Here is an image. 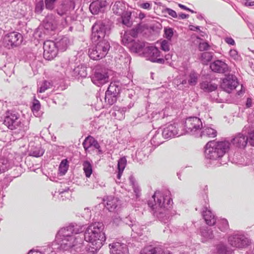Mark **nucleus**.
I'll return each mask as SVG.
<instances>
[{"label": "nucleus", "instance_id": "f257e3e1", "mask_svg": "<svg viewBox=\"0 0 254 254\" xmlns=\"http://www.w3.org/2000/svg\"><path fill=\"white\" fill-rule=\"evenodd\" d=\"M103 225L95 222L89 226L84 234V239L89 243L88 251L92 254L96 253L106 241L105 233L102 232Z\"/></svg>", "mask_w": 254, "mask_h": 254}, {"label": "nucleus", "instance_id": "f03ea898", "mask_svg": "<svg viewBox=\"0 0 254 254\" xmlns=\"http://www.w3.org/2000/svg\"><path fill=\"white\" fill-rule=\"evenodd\" d=\"M81 231V228L74 225H69L61 229L57 237L61 236L64 237L61 244V247L65 250H67L75 246L78 239L75 238L73 234H78Z\"/></svg>", "mask_w": 254, "mask_h": 254}, {"label": "nucleus", "instance_id": "7ed1b4c3", "mask_svg": "<svg viewBox=\"0 0 254 254\" xmlns=\"http://www.w3.org/2000/svg\"><path fill=\"white\" fill-rule=\"evenodd\" d=\"M96 45L89 51L90 58L94 60H99L104 58L110 48V45L106 40H101L96 42Z\"/></svg>", "mask_w": 254, "mask_h": 254}, {"label": "nucleus", "instance_id": "20e7f679", "mask_svg": "<svg viewBox=\"0 0 254 254\" xmlns=\"http://www.w3.org/2000/svg\"><path fill=\"white\" fill-rule=\"evenodd\" d=\"M226 144H206L205 154L208 158L216 159L222 157L226 152L227 148Z\"/></svg>", "mask_w": 254, "mask_h": 254}, {"label": "nucleus", "instance_id": "39448f33", "mask_svg": "<svg viewBox=\"0 0 254 254\" xmlns=\"http://www.w3.org/2000/svg\"><path fill=\"white\" fill-rule=\"evenodd\" d=\"M228 242L232 246L238 248H244L251 244V240L242 234H235L229 236Z\"/></svg>", "mask_w": 254, "mask_h": 254}, {"label": "nucleus", "instance_id": "423d86ee", "mask_svg": "<svg viewBox=\"0 0 254 254\" xmlns=\"http://www.w3.org/2000/svg\"><path fill=\"white\" fill-rule=\"evenodd\" d=\"M106 34L105 25L100 21L96 22L92 26L91 39L93 42L96 43L104 39Z\"/></svg>", "mask_w": 254, "mask_h": 254}, {"label": "nucleus", "instance_id": "0eeeda50", "mask_svg": "<svg viewBox=\"0 0 254 254\" xmlns=\"http://www.w3.org/2000/svg\"><path fill=\"white\" fill-rule=\"evenodd\" d=\"M153 198L155 201H157V204L160 207H167L172 202V199L170 197L169 192L164 193L157 191L153 195Z\"/></svg>", "mask_w": 254, "mask_h": 254}, {"label": "nucleus", "instance_id": "6e6552de", "mask_svg": "<svg viewBox=\"0 0 254 254\" xmlns=\"http://www.w3.org/2000/svg\"><path fill=\"white\" fill-rule=\"evenodd\" d=\"M44 57L47 60L54 59L57 55L58 50L56 43L52 41H47L44 42Z\"/></svg>", "mask_w": 254, "mask_h": 254}, {"label": "nucleus", "instance_id": "1a4fd4ad", "mask_svg": "<svg viewBox=\"0 0 254 254\" xmlns=\"http://www.w3.org/2000/svg\"><path fill=\"white\" fill-rule=\"evenodd\" d=\"M185 127L187 132L193 134L201 128L202 124L199 118L190 117L186 120Z\"/></svg>", "mask_w": 254, "mask_h": 254}, {"label": "nucleus", "instance_id": "9d476101", "mask_svg": "<svg viewBox=\"0 0 254 254\" xmlns=\"http://www.w3.org/2000/svg\"><path fill=\"white\" fill-rule=\"evenodd\" d=\"M238 84L236 77L232 74H229L223 79L221 87L224 91L230 93L236 88Z\"/></svg>", "mask_w": 254, "mask_h": 254}, {"label": "nucleus", "instance_id": "9b49d317", "mask_svg": "<svg viewBox=\"0 0 254 254\" xmlns=\"http://www.w3.org/2000/svg\"><path fill=\"white\" fill-rule=\"evenodd\" d=\"M144 53L148 60L152 62L163 64L165 62L163 59L158 58L160 56V52L155 47L151 46L146 48L144 50Z\"/></svg>", "mask_w": 254, "mask_h": 254}, {"label": "nucleus", "instance_id": "f8f14e48", "mask_svg": "<svg viewBox=\"0 0 254 254\" xmlns=\"http://www.w3.org/2000/svg\"><path fill=\"white\" fill-rule=\"evenodd\" d=\"M92 81L98 86L107 83L109 81L108 73L103 70L96 71L92 76Z\"/></svg>", "mask_w": 254, "mask_h": 254}, {"label": "nucleus", "instance_id": "ddd939ff", "mask_svg": "<svg viewBox=\"0 0 254 254\" xmlns=\"http://www.w3.org/2000/svg\"><path fill=\"white\" fill-rule=\"evenodd\" d=\"M110 252L112 254H128L127 245L119 242L113 243L109 245Z\"/></svg>", "mask_w": 254, "mask_h": 254}, {"label": "nucleus", "instance_id": "4468645a", "mask_svg": "<svg viewBox=\"0 0 254 254\" xmlns=\"http://www.w3.org/2000/svg\"><path fill=\"white\" fill-rule=\"evenodd\" d=\"M210 67L213 71L219 73H225L228 70L227 64L221 60H216L212 63Z\"/></svg>", "mask_w": 254, "mask_h": 254}, {"label": "nucleus", "instance_id": "2eb2a0df", "mask_svg": "<svg viewBox=\"0 0 254 254\" xmlns=\"http://www.w3.org/2000/svg\"><path fill=\"white\" fill-rule=\"evenodd\" d=\"M4 46L8 49L16 47V33L15 32L8 33L3 38Z\"/></svg>", "mask_w": 254, "mask_h": 254}, {"label": "nucleus", "instance_id": "dca6fc26", "mask_svg": "<svg viewBox=\"0 0 254 254\" xmlns=\"http://www.w3.org/2000/svg\"><path fill=\"white\" fill-rule=\"evenodd\" d=\"M6 115L4 118L3 124L7 127L13 130L15 128V121H16V115L14 114L10 113L9 111H7L6 113Z\"/></svg>", "mask_w": 254, "mask_h": 254}, {"label": "nucleus", "instance_id": "f3484780", "mask_svg": "<svg viewBox=\"0 0 254 254\" xmlns=\"http://www.w3.org/2000/svg\"><path fill=\"white\" fill-rule=\"evenodd\" d=\"M140 254H172L168 250H163L159 248L148 247L143 249Z\"/></svg>", "mask_w": 254, "mask_h": 254}, {"label": "nucleus", "instance_id": "a211bd4d", "mask_svg": "<svg viewBox=\"0 0 254 254\" xmlns=\"http://www.w3.org/2000/svg\"><path fill=\"white\" fill-rule=\"evenodd\" d=\"M112 9L114 14L119 16L123 15L126 11L125 4L122 0H117L112 3Z\"/></svg>", "mask_w": 254, "mask_h": 254}, {"label": "nucleus", "instance_id": "6ab92c4d", "mask_svg": "<svg viewBox=\"0 0 254 254\" xmlns=\"http://www.w3.org/2000/svg\"><path fill=\"white\" fill-rule=\"evenodd\" d=\"M178 129L175 125H170L165 128L162 132V135L165 138L175 137L178 134Z\"/></svg>", "mask_w": 254, "mask_h": 254}, {"label": "nucleus", "instance_id": "aec40b11", "mask_svg": "<svg viewBox=\"0 0 254 254\" xmlns=\"http://www.w3.org/2000/svg\"><path fill=\"white\" fill-rule=\"evenodd\" d=\"M45 152V150L42 147L40 144L33 145L31 146L29 151V155L35 157H39L42 156Z\"/></svg>", "mask_w": 254, "mask_h": 254}, {"label": "nucleus", "instance_id": "412c9836", "mask_svg": "<svg viewBox=\"0 0 254 254\" xmlns=\"http://www.w3.org/2000/svg\"><path fill=\"white\" fill-rule=\"evenodd\" d=\"M203 218L206 224L209 226H213L216 223V219L212 212L208 210H206L203 213Z\"/></svg>", "mask_w": 254, "mask_h": 254}, {"label": "nucleus", "instance_id": "4be33fe9", "mask_svg": "<svg viewBox=\"0 0 254 254\" xmlns=\"http://www.w3.org/2000/svg\"><path fill=\"white\" fill-rule=\"evenodd\" d=\"M118 199L112 196H108L106 207L110 211H113L117 207Z\"/></svg>", "mask_w": 254, "mask_h": 254}, {"label": "nucleus", "instance_id": "5701e85b", "mask_svg": "<svg viewBox=\"0 0 254 254\" xmlns=\"http://www.w3.org/2000/svg\"><path fill=\"white\" fill-rule=\"evenodd\" d=\"M200 88L206 92H212L217 88V85L211 82L203 81L200 84Z\"/></svg>", "mask_w": 254, "mask_h": 254}, {"label": "nucleus", "instance_id": "b1692460", "mask_svg": "<svg viewBox=\"0 0 254 254\" xmlns=\"http://www.w3.org/2000/svg\"><path fill=\"white\" fill-rule=\"evenodd\" d=\"M10 167L9 160L3 157L0 158V173L7 171Z\"/></svg>", "mask_w": 254, "mask_h": 254}, {"label": "nucleus", "instance_id": "393cba45", "mask_svg": "<svg viewBox=\"0 0 254 254\" xmlns=\"http://www.w3.org/2000/svg\"><path fill=\"white\" fill-rule=\"evenodd\" d=\"M216 130L213 128H208L203 130L200 136L203 138H213L216 136Z\"/></svg>", "mask_w": 254, "mask_h": 254}, {"label": "nucleus", "instance_id": "a878e982", "mask_svg": "<svg viewBox=\"0 0 254 254\" xmlns=\"http://www.w3.org/2000/svg\"><path fill=\"white\" fill-rule=\"evenodd\" d=\"M68 167L69 165L67 160L66 159L63 160L59 167V172L61 176H63L66 174L68 170Z\"/></svg>", "mask_w": 254, "mask_h": 254}, {"label": "nucleus", "instance_id": "bb28decb", "mask_svg": "<svg viewBox=\"0 0 254 254\" xmlns=\"http://www.w3.org/2000/svg\"><path fill=\"white\" fill-rule=\"evenodd\" d=\"M218 227L221 231H226L229 228L228 221L225 218L220 219L218 222Z\"/></svg>", "mask_w": 254, "mask_h": 254}, {"label": "nucleus", "instance_id": "cd10ccee", "mask_svg": "<svg viewBox=\"0 0 254 254\" xmlns=\"http://www.w3.org/2000/svg\"><path fill=\"white\" fill-rule=\"evenodd\" d=\"M83 169L86 177H90L92 173V167L88 161H85L83 163Z\"/></svg>", "mask_w": 254, "mask_h": 254}, {"label": "nucleus", "instance_id": "c85d7f7f", "mask_svg": "<svg viewBox=\"0 0 254 254\" xmlns=\"http://www.w3.org/2000/svg\"><path fill=\"white\" fill-rule=\"evenodd\" d=\"M248 138L245 136L242 133H238L235 137L233 138L232 141L233 143H247Z\"/></svg>", "mask_w": 254, "mask_h": 254}, {"label": "nucleus", "instance_id": "c756f323", "mask_svg": "<svg viewBox=\"0 0 254 254\" xmlns=\"http://www.w3.org/2000/svg\"><path fill=\"white\" fill-rule=\"evenodd\" d=\"M131 13L130 11H126L124 12L123 15H121L122 19V23L123 24L129 26L131 25V23L130 21V17H131Z\"/></svg>", "mask_w": 254, "mask_h": 254}, {"label": "nucleus", "instance_id": "7c9ffc66", "mask_svg": "<svg viewBox=\"0 0 254 254\" xmlns=\"http://www.w3.org/2000/svg\"><path fill=\"white\" fill-rule=\"evenodd\" d=\"M100 4L98 1L92 2L89 6L91 13L93 14H98L101 10Z\"/></svg>", "mask_w": 254, "mask_h": 254}, {"label": "nucleus", "instance_id": "2f4dec72", "mask_svg": "<svg viewBox=\"0 0 254 254\" xmlns=\"http://www.w3.org/2000/svg\"><path fill=\"white\" fill-rule=\"evenodd\" d=\"M213 58V54L211 52H204L201 55V61L203 64H207Z\"/></svg>", "mask_w": 254, "mask_h": 254}, {"label": "nucleus", "instance_id": "473e14b6", "mask_svg": "<svg viewBox=\"0 0 254 254\" xmlns=\"http://www.w3.org/2000/svg\"><path fill=\"white\" fill-rule=\"evenodd\" d=\"M198 77V75L196 73L191 72L189 75V79L188 80L189 84L191 86L196 85L197 82Z\"/></svg>", "mask_w": 254, "mask_h": 254}, {"label": "nucleus", "instance_id": "72a5a7b5", "mask_svg": "<svg viewBox=\"0 0 254 254\" xmlns=\"http://www.w3.org/2000/svg\"><path fill=\"white\" fill-rule=\"evenodd\" d=\"M41 109V104L40 101L34 97L32 102V105L31 107V111L33 113H37Z\"/></svg>", "mask_w": 254, "mask_h": 254}, {"label": "nucleus", "instance_id": "f704fd0d", "mask_svg": "<svg viewBox=\"0 0 254 254\" xmlns=\"http://www.w3.org/2000/svg\"><path fill=\"white\" fill-rule=\"evenodd\" d=\"M52 86V85L50 82L45 80L42 83V84L41 85V87H40L39 89L38 90V92L39 93H44L47 90L50 88Z\"/></svg>", "mask_w": 254, "mask_h": 254}, {"label": "nucleus", "instance_id": "c9c22d12", "mask_svg": "<svg viewBox=\"0 0 254 254\" xmlns=\"http://www.w3.org/2000/svg\"><path fill=\"white\" fill-rule=\"evenodd\" d=\"M127 165V160L125 157L121 158L118 161V171H124Z\"/></svg>", "mask_w": 254, "mask_h": 254}, {"label": "nucleus", "instance_id": "e433bc0d", "mask_svg": "<svg viewBox=\"0 0 254 254\" xmlns=\"http://www.w3.org/2000/svg\"><path fill=\"white\" fill-rule=\"evenodd\" d=\"M230 56L235 61L241 60V56L238 54V52L236 50H231L229 52Z\"/></svg>", "mask_w": 254, "mask_h": 254}, {"label": "nucleus", "instance_id": "4c0bfd02", "mask_svg": "<svg viewBox=\"0 0 254 254\" xmlns=\"http://www.w3.org/2000/svg\"><path fill=\"white\" fill-rule=\"evenodd\" d=\"M165 37L168 40H170L174 34L173 30L171 28H165L164 29Z\"/></svg>", "mask_w": 254, "mask_h": 254}, {"label": "nucleus", "instance_id": "58836bf2", "mask_svg": "<svg viewBox=\"0 0 254 254\" xmlns=\"http://www.w3.org/2000/svg\"><path fill=\"white\" fill-rule=\"evenodd\" d=\"M144 47V43L140 42H135L133 44V47L135 49L136 52H139Z\"/></svg>", "mask_w": 254, "mask_h": 254}, {"label": "nucleus", "instance_id": "ea45409f", "mask_svg": "<svg viewBox=\"0 0 254 254\" xmlns=\"http://www.w3.org/2000/svg\"><path fill=\"white\" fill-rule=\"evenodd\" d=\"M56 0H45V6L46 8L52 10L54 8V3Z\"/></svg>", "mask_w": 254, "mask_h": 254}, {"label": "nucleus", "instance_id": "a19ab883", "mask_svg": "<svg viewBox=\"0 0 254 254\" xmlns=\"http://www.w3.org/2000/svg\"><path fill=\"white\" fill-rule=\"evenodd\" d=\"M161 48L164 51H169L170 50V46L168 42L166 40L162 41L161 42Z\"/></svg>", "mask_w": 254, "mask_h": 254}, {"label": "nucleus", "instance_id": "79ce46f5", "mask_svg": "<svg viewBox=\"0 0 254 254\" xmlns=\"http://www.w3.org/2000/svg\"><path fill=\"white\" fill-rule=\"evenodd\" d=\"M209 46L208 44L206 42H202L200 43L198 45V49L200 51H203L207 50Z\"/></svg>", "mask_w": 254, "mask_h": 254}, {"label": "nucleus", "instance_id": "37998d69", "mask_svg": "<svg viewBox=\"0 0 254 254\" xmlns=\"http://www.w3.org/2000/svg\"><path fill=\"white\" fill-rule=\"evenodd\" d=\"M139 7L144 9L150 10L151 9V4L148 2L138 4Z\"/></svg>", "mask_w": 254, "mask_h": 254}, {"label": "nucleus", "instance_id": "c03bdc74", "mask_svg": "<svg viewBox=\"0 0 254 254\" xmlns=\"http://www.w3.org/2000/svg\"><path fill=\"white\" fill-rule=\"evenodd\" d=\"M166 12L171 16L174 17V18H177V14L175 11L174 10L167 8L166 9Z\"/></svg>", "mask_w": 254, "mask_h": 254}, {"label": "nucleus", "instance_id": "a18cd8bd", "mask_svg": "<svg viewBox=\"0 0 254 254\" xmlns=\"http://www.w3.org/2000/svg\"><path fill=\"white\" fill-rule=\"evenodd\" d=\"M243 3L246 6H251L254 5V0H244Z\"/></svg>", "mask_w": 254, "mask_h": 254}, {"label": "nucleus", "instance_id": "49530a36", "mask_svg": "<svg viewBox=\"0 0 254 254\" xmlns=\"http://www.w3.org/2000/svg\"><path fill=\"white\" fill-rule=\"evenodd\" d=\"M83 143H95V140L93 137L89 136L85 138Z\"/></svg>", "mask_w": 254, "mask_h": 254}, {"label": "nucleus", "instance_id": "de8ad7c7", "mask_svg": "<svg viewBox=\"0 0 254 254\" xmlns=\"http://www.w3.org/2000/svg\"><path fill=\"white\" fill-rule=\"evenodd\" d=\"M225 41L227 44H230L231 45H235V41L231 37H227V38H226L225 39Z\"/></svg>", "mask_w": 254, "mask_h": 254}, {"label": "nucleus", "instance_id": "09e8293b", "mask_svg": "<svg viewBox=\"0 0 254 254\" xmlns=\"http://www.w3.org/2000/svg\"><path fill=\"white\" fill-rule=\"evenodd\" d=\"M43 9V2L39 3L37 4L35 8L36 11L40 12Z\"/></svg>", "mask_w": 254, "mask_h": 254}, {"label": "nucleus", "instance_id": "8fccbe9b", "mask_svg": "<svg viewBox=\"0 0 254 254\" xmlns=\"http://www.w3.org/2000/svg\"><path fill=\"white\" fill-rule=\"evenodd\" d=\"M100 4V6L102 8L105 7L107 5H109L110 2H107L106 0H100L99 1Z\"/></svg>", "mask_w": 254, "mask_h": 254}, {"label": "nucleus", "instance_id": "3c124183", "mask_svg": "<svg viewBox=\"0 0 254 254\" xmlns=\"http://www.w3.org/2000/svg\"><path fill=\"white\" fill-rule=\"evenodd\" d=\"M252 100L251 98H248L246 102V106L247 108H250L252 106Z\"/></svg>", "mask_w": 254, "mask_h": 254}, {"label": "nucleus", "instance_id": "603ef678", "mask_svg": "<svg viewBox=\"0 0 254 254\" xmlns=\"http://www.w3.org/2000/svg\"><path fill=\"white\" fill-rule=\"evenodd\" d=\"M249 138L252 143H254V131L250 133Z\"/></svg>", "mask_w": 254, "mask_h": 254}, {"label": "nucleus", "instance_id": "864d4df0", "mask_svg": "<svg viewBox=\"0 0 254 254\" xmlns=\"http://www.w3.org/2000/svg\"><path fill=\"white\" fill-rule=\"evenodd\" d=\"M178 5H179V6L181 8H182V9H184V10H188V11H190V10L189 8H188V7H187L186 5H183V4H181V3H179Z\"/></svg>", "mask_w": 254, "mask_h": 254}, {"label": "nucleus", "instance_id": "5fc2aeb1", "mask_svg": "<svg viewBox=\"0 0 254 254\" xmlns=\"http://www.w3.org/2000/svg\"><path fill=\"white\" fill-rule=\"evenodd\" d=\"M230 254V252L226 251L225 247H224L223 248V250H222V251L220 252L219 254Z\"/></svg>", "mask_w": 254, "mask_h": 254}, {"label": "nucleus", "instance_id": "6e6d98bb", "mask_svg": "<svg viewBox=\"0 0 254 254\" xmlns=\"http://www.w3.org/2000/svg\"><path fill=\"white\" fill-rule=\"evenodd\" d=\"M179 16L181 19H186V18L189 17V15L186 14L185 13H181V14H179Z\"/></svg>", "mask_w": 254, "mask_h": 254}, {"label": "nucleus", "instance_id": "4d7b16f0", "mask_svg": "<svg viewBox=\"0 0 254 254\" xmlns=\"http://www.w3.org/2000/svg\"><path fill=\"white\" fill-rule=\"evenodd\" d=\"M28 254H43L41 252L37 251H30Z\"/></svg>", "mask_w": 254, "mask_h": 254}, {"label": "nucleus", "instance_id": "13d9d810", "mask_svg": "<svg viewBox=\"0 0 254 254\" xmlns=\"http://www.w3.org/2000/svg\"><path fill=\"white\" fill-rule=\"evenodd\" d=\"M145 17V14L144 13L142 12H140V13L138 14V18L142 20Z\"/></svg>", "mask_w": 254, "mask_h": 254}, {"label": "nucleus", "instance_id": "bf43d9fd", "mask_svg": "<svg viewBox=\"0 0 254 254\" xmlns=\"http://www.w3.org/2000/svg\"><path fill=\"white\" fill-rule=\"evenodd\" d=\"M123 171H118V174L117 175V178L118 179H120L121 177V176L122 175V173H123Z\"/></svg>", "mask_w": 254, "mask_h": 254}, {"label": "nucleus", "instance_id": "052dcab7", "mask_svg": "<svg viewBox=\"0 0 254 254\" xmlns=\"http://www.w3.org/2000/svg\"><path fill=\"white\" fill-rule=\"evenodd\" d=\"M122 41H123V43H124V44L125 45H127V41H125V38H123V39Z\"/></svg>", "mask_w": 254, "mask_h": 254}, {"label": "nucleus", "instance_id": "680f3d73", "mask_svg": "<svg viewBox=\"0 0 254 254\" xmlns=\"http://www.w3.org/2000/svg\"><path fill=\"white\" fill-rule=\"evenodd\" d=\"M112 87H113V86H112L111 85H110V86H109V87L108 88V90L107 91V92H110V89Z\"/></svg>", "mask_w": 254, "mask_h": 254}, {"label": "nucleus", "instance_id": "e2e57ef3", "mask_svg": "<svg viewBox=\"0 0 254 254\" xmlns=\"http://www.w3.org/2000/svg\"><path fill=\"white\" fill-rule=\"evenodd\" d=\"M16 36H17V40H18V39L19 38V37H19H19H21V35L20 34L18 33V34H17Z\"/></svg>", "mask_w": 254, "mask_h": 254}, {"label": "nucleus", "instance_id": "0e129e2a", "mask_svg": "<svg viewBox=\"0 0 254 254\" xmlns=\"http://www.w3.org/2000/svg\"><path fill=\"white\" fill-rule=\"evenodd\" d=\"M94 146H95L96 148H98V147H99V144H98V143L94 144Z\"/></svg>", "mask_w": 254, "mask_h": 254}, {"label": "nucleus", "instance_id": "69168bd1", "mask_svg": "<svg viewBox=\"0 0 254 254\" xmlns=\"http://www.w3.org/2000/svg\"><path fill=\"white\" fill-rule=\"evenodd\" d=\"M134 191L136 193H138L139 191V190L138 189H134Z\"/></svg>", "mask_w": 254, "mask_h": 254}, {"label": "nucleus", "instance_id": "338daca9", "mask_svg": "<svg viewBox=\"0 0 254 254\" xmlns=\"http://www.w3.org/2000/svg\"><path fill=\"white\" fill-rule=\"evenodd\" d=\"M185 83H186V80H183V81H182V84H185Z\"/></svg>", "mask_w": 254, "mask_h": 254}, {"label": "nucleus", "instance_id": "774afa93", "mask_svg": "<svg viewBox=\"0 0 254 254\" xmlns=\"http://www.w3.org/2000/svg\"><path fill=\"white\" fill-rule=\"evenodd\" d=\"M212 140H208V141H207V143H212Z\"/></svg>", "mask_w": 254, "mask_h": 254}]
</instances>
